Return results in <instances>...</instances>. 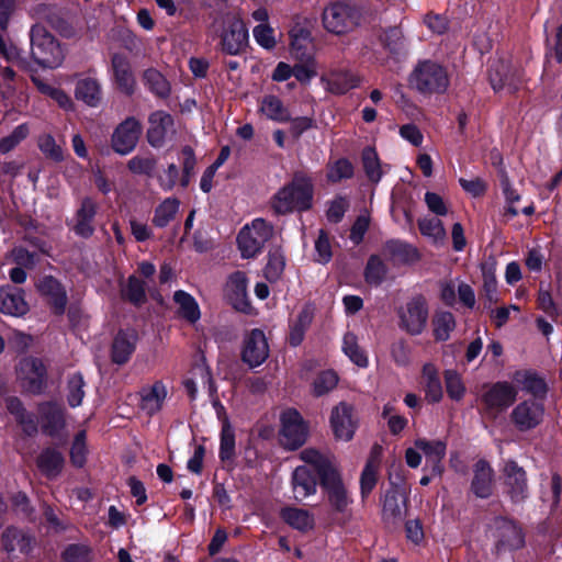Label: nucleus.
<instances>
[{
    "label": "nucleus",
    "mask_w": 562,
    "mask_h": 562,
    "mask_svg": "<svg viewBox=\"0 0 562 562\" xmlns=\"http://www.w3.org/2000/svg\"><path fill=\"white\" fill-rule=\"evenodd\" d=\"M182 154V175L180 179L181 187L186 188L190 183L193 170L195 167V157L193 150L190 147H184Z\"/></svg>",
    "instance_id": "obj_62"
},
{
    "label": "nucleus",
    "mask_w": 562,
    "mask_h": 562,
    "mask_svg": "<svg viewBox=\"0 0 562 562\" xmlns=\"http://www.w3.org/2000/svg\"><path fill=\"white\" fill-rule=\"evenodd\" d=\"M418 227L423 236L434 245L442 246L446 241V229L442 222L436 217H424L418 221Z\"/></svg>",
    "instance_id": "obj_40"
},
{
    "label": "nucleus",
    "mask_w": 562,
    "mask_h": 562,
    "mask_svg": "<svg viewBox=\"0 0 562 562\" xmlns=\"http://www.w3.org/2000/svg\"><path fill=\"white\" fill-rule=\"evenodd\" d=\"M258 111L266 119L274 122H288L291 120L288 108L282 100L273 94L265 95L258 105Z\"/></svg>",
    "instance_id": "obj_31"
},
{
    "label": "nucleus",
    "mask_w": 562,
    "mask_h": 562,
    "mask_svg": "<svg viewBox=\"0 0 562 562\" xmlns=\"http://www.w3.org/2000/svg\"><path fill=\"white\" fill-rule=\"evenodd\" d=\"M406 495L398 488L386 492L383 499L382 518L389 525H396L405 516Z\"/></svg>",
    "instance_id": "obj_21"
},
{
    "label": "nucleus",
    "mask_w": 562,
    "mask_h": 562,
    "mask_svg": "<svg viewBox=\"0 0 562 562\" xmlns=\"http://www.w3.org/2000/svg\"><path fill=\"white\" fill-rule=\"evenodd\" d=\"M64 457L54 449L44 450L37 459V467L48 477L57 476L63 469Z\"/></svg>",
    "instance_id": "obj_41"
},
{
    "label": "nucleus",
    "mask_w": 562,
    "mask_h": 562,
    "mask_svg": "<svg viewBox=\"0 0 562 562\" xmlns=\"http://www.w3.org/2000/svg\"><path fill=\"white\" fill-rule=\"evenodd\" d=\"M544 416V406L535 400H527L514 407L510 414L512 422L520 431H527L541 424Z\"/></svg>",
    "instance_id": "obj_14"
},
{
    "label": "nucleus",
    "mask_w": 562,
    "mask_h": 562,
    "mask_svg": "<svg viewBox=\"0 0 562 562\" xmlns=\"http://www.w3.org/2000/svg\"><path fill=\"white\" fill-rule=\"evenodd\" d=\"M317 75L316 61L308 57L293 67V76L301 83H308Z\"/></svg>",
    "instance_id": "obj_55"
},
{
    "label": "nucleus",
    "mask_w": 562,
    "mask_h": 562,
    "mask_svg": "<svg viewBox=\"0 0 562 562\" xmlns=\"http://www.w3.org/2000/svg\"><path fill=\"white\" fill-rule=\"evenodd\" d=\"M254 37L266 49L273 48L277 43L274 31L267 23L259 24L254 29Z\"/></svg>",
    "instance_id": "obj_60"
},
{
    "label": "nucleus",
    "mask_w": 562,
    "mask_h": 562,
    "mask_svg": "<svg viewBox=\"0 0 562 562\" xmlns=\"http://www.w3.org/2000/svg\"><path fill=\"white\" fill-rule=\"evenodd\" d=\"M111 68L116 88L125 94H132L135 89V78L128 60L122 55H114L112 57Z\"/></svg>",
    "instance_id": "obj_23"
},
{
    "label": "nucleus",
    "mask_w": 562,
    "mask_h": 562,
    "mask_svg": "<svg viewBox=\"0 0 562 562\" xmlns=\"http://www.w3.org/2000/svg\"><path fill=\"white\" fill-rule=\"evenodd\" d=\"M331 246L328 235L325 231L319 229L315 240V261L318 263H327L331 259Z\"/></svg>",
    "instance_id": "obj_56"
},
{
    "label": "nucleus",
    "mask_w": 562,
    "mask_h": 562,
    "mask_svg": "<svg viewBox=\"0 0 562 562\" xmlns=\"http://www.w3.org/2000/svg\"><path fill=\"white\" fill-rule=\"evenodd\" d=\"M142 134V124L131 116L125 119L112 134V148L120 155L130 154L137 145Z\"/></svg>",
    "instance_id": "obj_13"
},
{
    "label": "nucleus",
    "mask_w": 562,
    "mask_h": 562,
    "mask_svg": "<svg viewBox=\"0 0 562 562\" xmlns=\"http://www.w3.org/2000/svg\"><path fill=\"white\" fill-rule=\"evenodd\" d=\"M300 460L315 469L321 479V484L327 494L331 508L337 513H345L352 499L342 483L341 475L334 464L333 458L315 448L303 449L299 454Z\"/></svg>",
    "instance_id": "obj_1"
},
{
    "label": "nucleus",
    "mask_w": 562,
    "mask_h": 562,
    "mask_svg": "<svg viewBox=\"0 0 562 562\" xmlns=\"http://www.w3.org/2000/svg\"><path fill=\"white\" fill-rule=\"evenodd\" d=\"M494 536L497 551L517 550L525 543L521 529L514 521L505 518L495 520Z\"/></svg>",
    "instance_id": "obj_15"
},
{
    "label": "nucleus",
    "mask_w": 562,
    "mask_h": 562,
    "mask_svg": "<svg viewBox=\"0 0 562 562\" xmlns=\"http://www.w3.org/2000/svg\"><path fill=\"white\" fill-rule=\"evenodd\" d=\"M520 79L519 70L507 61L499 60L491 68L490 80L495 91L506 89L508 92H514L518 89Z\"/></svg>",
    "instance_id": "obj_17"
},
{
    "label": "nucleus",
    "mask_w": 562,
    "mask_h": 562,
    "mask_svg": "<svg viewBox=\"0 0 562 562\" xmlns=\"http://www.w3.org/2000/svg\"><path fill=\"white\" fill-rule=\"evenodd\" d=\"M181 176L175 164H170L165 170L158 175V182L162 190L170 191L176 184L180 183Z\"/></svg>",
    "instance_id": "obj_61"
},
{
    "label": "nucleus",
    "mask_w": 562,
    "mask_h": 562,
    "mask_svg": "<svg viewBox=\"0 0 562 562\" xmlns=\"http://www.w3.org/2000/svg\"><path fill=\"white\" fill-rule=\"evenodd\" d=\"M398 325L412 335H419L428 321V304L422 296L412 297L398 308Z\"/></svg>",
    "instance_id": "obj_9"
},
{
    "label": "nucleus",
    "mask_w": 562,
    "mask_h": 562,
    "mask_svg": "<svg viewBox=\"0 0 562 562\" xmlns=\"http://www.w3.org/2000/svg\"><path fill=\"white\" fill-rule=\"evenodd\" d=\"M386 274V268L383 261L376 257L372 256L367 265L366 269V279L370 283L379 284L382 282Z\"/></svg>",
    "instance_id": "obj_57"
},
{
    "label": "nucleus",
    "mask_w": 562,
    "mask_h": 562,
    "mask_svg": "<svg viewBox=\"0 0 562 562\" xmlns=\"http://www.w3.org/2000/svg\"><path fill=\"white\" fill-rule=\"evenodd\" d=\"M67 401L71 407L81 405L85 397V381L80 373H74L67 382Z\"/></svg>",
    "instance_id": "obj_44"
},
{
    "label": "nucleus",
    "mask_w": 562,
    "mask_h": 562,
    "mask_svg": "<svg viewBox=\"0 0 562 562\" xmlns=\"http://www.w3.org/2000/svg\"><path fill=\"white\" fill-rule=\"evenodd\" d=\"M18 378L27 391L38 393L44 385L45 368L37 359L24 357L18 367Z\"/></svg>",
    "instance_id": "obj_16"
},
{
    "label": "nucleus",
    "mask_w": 562,
    "mask_h": 562,
    "mask_svg": "<svg viewBox=\"0 0 562 562\" xmlns=\"http://www.w3.org/2000/svg\"><path fill=\"white\" fill-rule=\"evenodd\" d=\"M285 268V258L280 249H273L269 252L268 263L265 269L266 278L270 281L278 280Z\"/></svg>",
    "instance_id": "obj_45"
},
{
    "label": "nucleus",
    "mask_w": 562,
    "mask_h": 562,
    "mask_svg": "<svg viewBox=\"0 0 562 562\" xmlns=\"http://www.w3.org/2000/svg\"><path fill=\"white\" fill-rule=\"evenodd\" d=\"M75 97L91 108H97L102 102V86L91 76L79 78L75 87Z\"/></svg>",
    "instance_id": "obj_25"
},
{
    "label": "nucleus",
    "mask_w": 562,
    "mask_h": 562,
    "mask_svg": "<svg viewBox=\"0 0 562 562\" xmlns=\"http://www.w3.org/2000/svg\"><path fill=\"white\" fill-rule=\"evenodd\" d=\"M445 379L449 397L454 401H460L465 393V387L460 375L453 370H447Z\"/></svg>",
    "instance_id": "obj_54"
},
{
    "label": "nucleus",
    "mask_w": 562,
    "mask_h": 562,
    "mask_svg": "<svg viewBox=\"0 0 562 562\" xmlns=\"http://www.w3.org/2000/svg\"><path fill=\"white\" fill-rule=\"evenodd\" d=\"M322 22L326 31L341 35L355 27L356 18L353 11L348 5L333 3L324 9Z\"/></svg>",
    "instance_id": "obj_12"
},
{
    "label": "nucleus",
    "mask_w": 562,
    "mask_h": 562,
    "mask_svg": "<svg viewBox=\"0 0 562 562\" xmlns=\"http://www.w3.org/2000/svg\"><path fill=\"white\" fill-rule=\"evenodd\" d=\"M41 151L49 159L61 161L64 159V149L56 143L52 135H43L38 139Z\"/></svg>",
    "instance_id": "obj_53"
},
{
    "label": "nucleus",
    "mask_w": 562,
    "mask_h": 562,
    "mask_svg": "<svg viewBox=\"0 0 562 562\" xmlns=\"http://www.w3.org/2000/svg\"><path fill=\"white\" fill-rule=\"evenodd\" d=\"M409 85L420 93H439L447 89L449 80L440 65L423 61L411 74Z\"/></svg>",
    "instance_id": "obj_6"
},
{
    "label": "nucleus",
    "mask_w": 562,
    "mask_h": 562,
    "mask_svg": "<svg viewBox=\"0 0 562 562\" xmlns=\"http://www.w3.org/2000/svg\"><path fill=\"white\" fill-rule=\"evenodd\" d=\"M40 291L49 296L52 304L56 308L57 313H63L67 303V296L65 290L60 283L52 278L45 277L38 284Z\"/></svg>",
    "instance_id": "obj_36"
},
{
    "label": "nucleus",
    "mask_w": 562,
    "mask_h": 562,
    "mask_svg": "<svg viewBox=\"0 0 562 562\" xmlns=\"http://www.w3.org/2000/svg\"><path fill=\"white\" fill-rule=\"evenodd\" d=\"M29 311V305L22 292L12 286L0 289V312L11 316H22Z\"/></svg>",
    "instance_id": "obj_28"
},
{
    "label": "nucleus",
    "mask_w": 562,
    "mask_h": 562,
    "mask_svg": "<svg viewBox=\"0 0 562 562\" xmlns=\"http://www.w3.org/2000/svg\"><path fill=\"white\" fill-rule=\"evenodd\" d=\"M272 235L273 226L263 218H255L250 224L245 225L237 236L241 257L246 259L256 257Z\"/></svg>",
    "instance_id": "obj_5"
},
{
    "label": "nucleus",
    "mask_w": 562,
    "mask_h": 562,
    "mask_svg": "<svg viewBox=\"0 0 562 562\" xmlns=\"http://www.w3.org/2000/svg\"><path fill=\"white\" fill-rule=\"evenodd\" d=\"M473 480L471 488L473 493L481 498H487L493 492L494 471L490 463L480 460L473 469Z\"/></svg>",
    "instance_id": "obj_26"
},
{
    "label": "nucleus",
    "mask_w": 562,
    "mask_h": 562,
    "mask_svg": "<svg viewBox=\"0 0 562 562\" xmlns=\"http://www.w3.org/2000/svg\"><path fill=\"white\" fill-rule=\"evenodd\" d=\"M362 165L368 179L371 182L378 183L384 171L374 148L366 147L362 151Z\"/></svg>",
    "instance_id": "obj_43"
},
{
    "label": "nucleus",
    "mask_w": 562,
    "mask_h": 562,
    "mask_svg": "<svg viewBox=\"0 0 562 562\" xmlns=\"http://www.w3.org/2000/svg\"><path fill=\"white\" fill-rule=\"evenodd\" d=\"M321 81L327 91L336 94L346 93L359 85L358 77L348 71H331L322 77Z\"/></svg>",
    "instance_id": "obj_30"
},
{
    "label": "nucleus",
    "mask_w": 562,
    "mask_h": 562,
    "mask_svg": "<svg viewBox=\"0 0 562 562\" xmlns=\"http://www.w3.org/2000/svg\"><path fill=\"white\" fill-rule=\"evenodd\" d=\"M173 302L176 304V314L179 318L194 325L201 318V310L198 301L188 292L178 290L173 293Z\"/></svg>",
    "instance_id": "obj_29"
},
{
    "label": "nucleus",
    "mask_w": 562,
    "mask_h": 562,
    "mask_svg": "<svg viewBox=\"0 0 562 562\" xmlns=\"http://www.w3.org/2000/svg\"><path fill=\"white\" fill-rule=\"evenodd\" d=\"M1 542L4 550L9 553H27L32 548L34 539L22 530L11 527L3 532Z\"/></svg>",
    "instance_id": "obj_32"
},
{
    "label": "nucleus",
    "mask_w": 562,
    "mask_h": 562,
    "mask_svg": "<svg viewBox=\"0 0 562 562\" xmlns=\"http://www.w3.org/2000/svg\"><path fill=\"white\" fill-rule=\"evenodd\" d=\"M482 274L483 292L490 303H496L499 300V296L497 292V281L494 266H482Z\"/></svg>",
    "instance_id": "obj_47"
},
{
    "label": "nucleus",
    "mask_w": 562,
    "mask_h": 562,
    "mask_svg": "<svg viewBox=\"0 0 562 562\" xmlns=\"http://www.w3.org/2000/svg\"><path fill=\"white\" fill-rule=\"evenodd\" d=\"M307 463L296 467L291 475L293 497L297 502L314 495L317 491L316 476L307 468Z\"/></svg>",
    "instance_id": "obj_19"
},
{
    "label": "nucleus",
    "mask_w": 562,
    "mask_h": 562,
    "mask_svg": "<svg viewBox=\"0 0 562 562\" xmlns=\"http://www.w3.org/2000/svg\"><path fill=\"white\" fill-rule=\"evenodd\" d=\"M447 443L443 440H428L418 438L414 442V447L406 449L405 460L408 467L415 469L422 463V457L426 459L425 471H429L431 475L439 476L443 471L442 460L446 457Z\"/></svg>",
    "instance_id": "obj_3"
},
{
    "label": "nucleus",
    "mask_w": 562,
    "mask_h": 562,
    "mask_svg": "<svg viewBox=\"0 0 562 562\" xmlns=\"http://www.w3.org/2000/svg\"><path fill=\"white\" fill-rule=\"evenodd\" d=\"M31 54L38 65L47 68L60 66L65 57L59 43L41 25L31 29Z\"/></svg>",
    "instance_id": "obj_4"
},
{
    "label": "nucleus",
    "mask_w": 562,
    "mask_h": 562,
    "mask_svg": "<svg viewBox=\"0 0 562 562\" xmlns=\"http://www.w3.org/2000/svg\"><path fill=\"white\" fill-rule=\"evenodd\" d=\"M179 211V201L176 198L165 199L155 210L153 223L157 227H165L175 220Z\"/></svg>",
    "instance_id": "obj_42"
},
{
    "label": "nucleus",
    "mask_w": 562,
    "mask_h": 562,
    "mask_svg": "<svg viewBox=\"0 0 562 562\" xmlns=\"http://www.w3.org/2000/svg\"><path fill=\"white\" fill-rule=\"evenodd\" d=\"M337 383L338 376L334 371H324L315 379L313 383V393L315 396L325 395L326 393L334 390Z\"/></svg>",
    "instance_id": "obj_51"
},
{
    "label": "nucleus",
    "mask_w": 562,
    "mask_h": 562,
    "mask_svg": "<svg viewBox=\"0 0 562 562\" xmlns=\"http://www.w3.org/2000/svg\"><path fill=\"white\" fill-rule=\"evenodd\" d=\"M348 206L349 203L345 198H335L329 202V206L326 212L327 220L333 223H338L344 217Z\"/></svg>",
    "instance_id": "obj_64"
},
{
    "label": "nucleus",
    "mask_w": 562,
    "mask_h": 562,
    "mask_svg": "<svg viewBox=\"0 0 562 562\" xmlns=\"http://www.w3.org/2000/svg\"><path fill=\"white\" fill-rule=\"evenodd\" d=\"M235 453V435L227 420L224 422L221 432L220 457L222 460L231 459Z\"/></svg>",
    "instance_id": "obj_50"
},
{
    "label": "nucleus",
    "mask_w": 562,
    "mask_h": 562,
    "mask_svg": "<svg viewBox=\"0 0 562 562\" xmlns=\"http://www.w3.org/2000/svg\"><path fill=\"white\" fill-rule=\"evenodd\" d=\"M248 38V30L244 21L234 13L225 15L221 34L222 50L228 55H237L247 47Z\"/></svg>",
    "instance_id": "obj_8"
},
{
    "label": "nucleus",
    "mask_w": 562,
    "mask_h": 562,
    "mask_svg": "<svg viewBox=\"0 0 562 562\" xmlns=\"http://www.w3.org/2000/svg\"><path fill=\"white\" fill-rule=\"evenodd\" d=\"M44 428L49 435L57 434L65 426L64 409L60 405L47 403L41 406Z\"/></svg>",
    "instance_id": "obj_38"
},
{
    "label": "nucleus",
    "mask_w": 562,
    "mask_h": 562,
    "mask_svg": "<svg viewBox=\"0 0 562 562\" xmlns=\"http://www.w3.org/2000/svg\"><path fill=\"white\" fill-rule=\"evenodd\" d=\"M87 452L86 432L80 431L76 436L70 450V459L72 464L79 468L82 467L86 462Z\"/></svg>",
    "instance_id": "obj_58"
},
{
    "label": "nucleus",
    "mask_w": 562,
    "mask_h": 562,
    "mask_svg": "<svg viewBox=\"0 0 562 562\" xmlns=\"http://www.w3.org/2000/svg\"><path fill=\"white\" fill-rule=\"evenodd\" d=\"M379 464V449L374 448V450L371 452L369 460L366 463V467L360 477V488L362 497L369 495L373 487L375 486Z\"/></svg>",
    "instance_id": "obj_39"
},
{
    "label": "nucleus",
    "mask_w": 562,
    "mask_h": 562,
    "mask_svg": "<svg viewBox=\"0 0 562 562\" xmlns=\"http://www.w3.org/2000/svg\"><path fill=\"white\" fill-rule=\"evenodd\" d=\"M29 135V127L26 124L16 126L12 133L0 139V153L7 154L14 149L23 139Z\"/></svg>",
    "instance_id": "obj_52"
},
{
    "label": "nucleus",
    "mask_w": 562,
    "mask_h": 562,
    "mask_svg": "<svg viewBox=\"0 0 562 562\" xmlns=\"http://www.w3.org/2000/svg\"><path fill=\"white\" fill-rule=\"evenodd\" d=\"M127 168L134 175L150 176L156 168V159L148 155H137L128 160Z\"/></svg>",
    "instance_id": "obj_49"
},
{
    "label": "nucleus",
    "mask_w": 562,
    "mask_h": 562,
    "mask_svg": "<svg viewBox=\"0 0 562 562\" xmlns=\"http://www.w3.org/2000/svg\"><path fill=\"white\" fill-rule=\"evenodd\" d=\"M282 519L300 531H307L314 526L313 515L303 508L286 507L281 512Z\"/></svg>",
    "instance_id": "obj_37"
},
{
    "label": "nucleus",
    "mask_w": 562,
    "mask_h": 562,
    "mask_svg": "<svg viewBox=\"0 0 562 562\" xmlns=\"http://www.w3.org/2000/svg\"><path fill=\"white\" fill-rule=\"evenodd\" d=\"M147 139L153 147H161L173 133V120L164 111H156L148 119Z\"/></svg>",
    "instance_id": "obj_18"
},
{
    "label": "nucleus",
    "mask_w": 562,
    "mask_h": 562,
    "mask_svg": "<svg viewBox=\"0 0 562 562\" xmlns=\"http://www.w3.org/2000/svg\"><path fill=\"white\" fill-rule=\"evenodd\" d=\"M313 191L311 179L303 175H296L291 182L274 193L270 200V206L279 215L306 211L312 207Z\"/></svg>",
    "instance_id": "obj_2"
},
{
    "label": "nucleus",
    "mask_w": 562,
    "mask_h": 562,
    "mask_svg": "<svg viewBox=\"0 0 562 562\" xmlns=\"http://www.w3.org/2000/svg\"><path fill=\"white\" fill-rule=\"evenodd\" d=\"M226 294L236 310L246 311L249 307L247 294V278L241 271L232 273L226 283Z\"/></svg>",
    "instance_id": "obj_24"
},
{
    "label": "nucleus",
    "mask_w": 562,
    "mask_h": 562,
    "mask_svg": "<svg viewBox=\"0 0 562 562\" xmlns=\"http://www.w3.org/2000/svg\"><path fill=\"white\" fill-rule=\"evenodd\" d=\"M512 379L521 390L531 393L533 396L544 395L547 392L544 380L532 370L516 371Z\"/></svg>",
    "instance_id": "obj_33"
},
{
    "label": "nucleus",
    "mask_w": 562,
    "mask_h": 562,
    "mask_svg": "<svg viewBox=\"0 0 562 562\" xmlns=\"http://www.w3.org/2000/svg\"><path fill=\"white\" fill-rule=\"evenodd\" d=\"M505 493L512 502L521 503L528 497L526 471L514 460H507L502 468Z\"/></svg>",
    "instance_id": "obj_11"
},
{
    "label": "nucleus",
    "mask_w": 562,
    "mask_h": 562,
    "mask_svg": "<svg viewBox=\"0 0 562 562\" xmlns=\"http://www.w3.org/2000/svg\"><path fill=\"white\" fill-rule=\"evenodd\" d=\"M352 175L353 166L348 159L341 158L328 165L327 178L331 182L351 178Z\"/></svg>",
    "instance_id": "obj_48"
},
{
    "label": "nucleus",
    "mask_w": 562,
    "mask_h": 562,
    "mask_svg": "<svg viewBox=\"0 0 562 562\" xmlns=\"http://www.w3.org/2000/svg\"><path fill=\"white\" fill-rule=\"evenodd\" d=\"M312 21L307 18L297 16L290 30L291 48L295 58L304 56V49L311 42Z\"/></svg>",
    "instance_id": "obj_27"
},
{
    "label": "nucleus",
    "mask_w": 562,
    "mask_h": 562,
    "mask_svg": "<svg viewBox=\"0 0 562 562\" xmlns=\"http://www.w3.org/2000/svg\"><path fill=\"white\" fill-rule=\"evenodd\" d=\"M308 434V424L296 409L288 408L281 413L279 440L284 449H299L306 442Z\"/></svg>",
    "instance_id": "obj_7"
},
{
    "label": "nucleus",
    "mask_w": 562,
    "mask_h": 562,
    "mask_svg": "<svg viewBox=\"0 0 562 562\" xmlns=\"http://www.w3.org/2000/svg\"><path fill=\"white\" fill-rule=\"evenodd\" d=\"M123 294L135 304L143 303L146 297L144 283L136 277H130Z\"/></svg>",
    "instance_id": "obj_59"
},
{
    "label": "nucleus",
    "mask_w": 562,
    "mask_h": 562,
    "mask_svg": "<svg viewBox=\"0 0 562 562\" xmlns=\"http://www.w3.org/2000/svg\"><path fill=\"white\" fill-rule=\"evenodd\" d=\"M268 349V339L259 329H254L245 339L244 351H267Z\"/></svg>",
    "instance_id": "obj_63"
},
{
    "label": "nucleus",
    "mask_w": 562,
    "mask_h": 562,
    "mask_svg": "<svg viewBox=\"0 0 562 562\" xmlns=\"http://www.w3.org/2000/svg\"><path fill=\"white\" fill-rule=\"evenodd\" d=\"M456 318L451 312L436 311L431 318V331L435 340H448L456 329Z\"/></svg>",
    "instance_id": "obj_35"
},
{
    "label": "nucleus",
    "mask_w": 562,
    "mask_h": 562,
    "mask_svg": "<svg viewBox=\"0 0 562 562\" xmlns=\"http://www.w3.org/2000/svg\"><path fill=\"white\" fill-rule=\"evenodd\" d=\"M97 212V204L90 200L85 199L81 203V206L77 211L76 215V224L74 229L77 235L82 237H89L93 233V218Z\"/></svg>",
    "instance_id": "obj_34"
},
{
    "label": "nucleus",
    "mask_w": 562,
    "mask_h": 562,
    "mask_svg": "<svg viewBox=\"0 0 562 562\" xmlns=\"http://www.w3.org/2000/svg\"><path fill=\"white\" fill-rule=\"evenodd\" d=\"M329 426L336 440L350 441L358 428V417L353 406L346 402L335 405L330 412Z\"/></svg>",
    "instance_id": "obj_10"
},
{
    "label": "nucleus",
    "mask_w": 562,
    "mask_h": 562,
    "mask_svg": "<svg viewBox=\"0 0 562 562\" xmlns=\"http://www.w3.org/2000/svg\"><path fill=\"white\" fill-rule=\"evenodd\" d=\"M139 396L140 409L145 414L151 416L161 409L162 404L167 397V387L162 382L156 381L151 385L142 387L139 391Z\"/></svg>",
    "instance_id": "obj_22"
},
{
    "label": "nucleus",
    "mask_w": 562,
    "mask_h": 562,
    "mask_svg": "<svg viewBox=\"0 0 562 562\" xmlns=\"http://www.w3.org/2000/svg\"><path fill=\"white\" fill-rule=\"evenodd\" d=\"M145 83L159 97L168 95L170 87L166 78L156 69H147L144 74Z\"/></svg>",
    "instance_id": "obj_46"
},
{
    "label": "nucleus",
    "mask_w": 562,
    "mask_h": 562,
    "mask_svg": "<svg viewBox=\"0 0 562 562\" xmlns=\"http://www.w3.org/2000/svg\"><path fill=\"white\" fill-rule=\"evenodd\" d=\"M517 397V390L507 382L493 384L484 394L483 401L487 408L503 411L510 406Z\"/></svg>",
    "instance_id": "obj_20"
}]
</instances>
